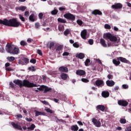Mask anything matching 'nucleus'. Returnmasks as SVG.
Returning <instances> with one entry per match:
<instances>
[{
    "mask_svg": "<svg viewBox=\"0 0 131 131\" xmlns=\"http://www.w3.org/2000/svg\"><path fill=\"white\" fill-rule=\"evenodd\" d=\"M0 24H3L5 26H8L9 27H19L21 26V24L20 21H18L17 18H12L9 20L4 19L3 20L0 19Z\"/></svg>",
    "mask_w": 131,
    "mask_h": 131,
    "instance_id": "1",
    "label": "nucleus"
},
{
    "mask_svg": "<svg viewBox=\"0 0 131 131\" xmlns=\"http://www.w3.org/2000/svg\"><path fill=\"white\" fill-rule=\"evenodd\" d=\"M13 83L19 85V88L25 86L26 88H37V84H34L28 80L25 79L22 81L21 80L17 79L13 81Z\"/></svg>",
    "mask_w": 131,
    "mask_h": 131,
    "instance_id": "2",
    "label": "nucleus"
},
{
    "mask_svg": "<svg viewBox=\"0 0 131 131\" xmlns=\"http://www.w3.org/2000/svg\"><path fill=\"white\" fill-rule=\"evenodd\" d=\"M120 62H122V63H125L126 64H131L129 60L123 57H117V59H113V63L116 67L119 66V65H120Z\"/></svg>",
    "mask_w": 131,
    "mask_h": 131,
    "instance_id": "3",
    "label": "nucleus"
},
{
    "mask_svg": "<svg viewBox=\"0 0 131 131\" xmlns=\"http://www.w3.org/2000/svg\"><path fill=\"white\" fill-rule=\"evenodd\" d=\"M103 37L104 38H107V39H109L110 41H112L113 42L117 41V37L110 33H106L104 34Z\"/></svg>",
    "mask_w": 131,
    "mask_h": 131,
    "instance_id": "4",
    "label": "nucleus"
},
{
    "mask_svg": "<svg viewBox=\"0 0 131 131\" xmlns=\"http://www.w3.org/2000/svg\"><path fill=\"white\" fill-rule=\"evenodd\" d=\"M63 17L64 18H66V19H68V20H70V21L75 20V15L70 13H68L64 14Z\"/></svg>",
    "mask_w": 131,
    "mask_h": 131,
    "instance_id": "5",
    "label": "nucleus"
},
{
    "mask_svg": "<svg viewBox=\"0 0 131 131\" xmlns=\"http://www.w3.org/2000/svg\"><path fill=\"white\" fill-rule=\"evenodd\" d=\"M118 104L119 106H122V107H126L128 105V102L126 100H119L118 101Z\"/></svg>",
    "mask_w": 131,
    "mask_h": 131,
    "instance_id": "6",
    "label": "nucleus"
},
{
    "mask_svg": "<svg viewBox=\"0 0 131 131\" xmlns=\"http://www.w3.org/2000/svg\"><path fill=\"white\" fill-rule=\"evenodd\" d=\"M106 109V106L103 105H98L96 106V110L98 111V113H100V111L102 112H105V110Z\"/></svg>",
    "mask_w": 131,
    "mask_h": 131,
    "instance_id": "7",
    "label": "nucleus"
},
{
    "mask_svg": "<svg viewBox=\"0 0 131 131\" xmlns=\"http://www.w3.org/2000/svg\"><path fill=\"white\" fill-rule=\"evenodd\" d=\"M92 122L93 124L96 126V127H101V122L98 120L97 119L93 118L92 119Z\"/></svg>",
    "mask_w": 131,
    "mask_h": 131,
    "instance_id": "8",
    "label": "nucleus"
},
{
    "mask_svg": "<svg viewBox=\"0 0 131 131\" xmlns=\"http://www.w3.org/2000/svg\"><path fill=\"white\" fill-rule=\"evenodd\" d=\"M95 84L98 88H102V86H104L105 83L103 80H97L95 81Z\"/></svg>",
    "mask_w": 131,
    "mask_h": 131,
    "instance_id": "9",
    "label": "nucleus"
},
{
    "mask_svg": "<svg viewBox=\"0 0 131 131\" xmlns=\"http://www.w3.org/2000/svg\"><path fill=\"white\" fill-rule=\"evenodd\" d=\"M11 125H12L13 127L15 128V129H18V130H23V129H22V127H21V125H18V123H16L15 122H11Z\"/></svg>",
    "mask_w": 131,
    "mask_h": 131,
    "instance_id": "10",
    "label": "nucleus"
},
{
    "mask_svg": "<svg viewBox=\"0 0 131 131\" xmlns=\"http://www.w3.org/2000/svg\"><path fill=\"white\" fill-rule=\"evenodd\" d=\"M123 5L121 3H115L112 6V9L119 10L122 8Z\"/></svg>",
    "mask_w": 131,
    "mask_h": 131,
    "instance_id": "11",
    "label": "nucleus"
},
{
    "mask_svg": "<svg viewBox=\"0 0 131 131\" xmlns=\"http://www.w3.org/2000/svg\"><path fill=\"white\" fill-rule=\"evenodd\" d=\"M76 74L79 75V76H83V75L86 74V73L83 70H77Z\"/></svg>",
    "mask_w": 131,
    "mask_h": 131,
    "instance_id": "12",
    "label": "nucleus"
},
{
    "mask_svg": "<svg viewBox=\"0 0 131 131\" xmlns=\"http://www.w3.org/2000/svg\"><path fill=\"white\" fill-rule=\"evenodd\" d=\"M58 71L60 72H63V73H67V72H68V68H67V67L61 66L58 68Z\"/></svg>",
    "mask_w": 131,
    "mask_h": 131,
    "instance_id": "13",
    "label": "nucleus"
},
{
    "mask_svg": "<svg viewBox=\"0 0 131 131\" xmlns=\"http://www.w3.org/2000/svg\"><path fill=\"white\" fill-rule=\"evenodd\" d=\"M91 14L92 15H99L100 16L103 15V13H102V11H101L98 9H95V10H93L91 12Z\"/></svg>",
    "mask_w": 131,
    "mask_h": 131,
    "instance_id": "14",
    "label": "nucleus"
},
{
    "mask_svg": "<svg viewBox=\"0 0 131 131\" xmlns=\"http://www.w3.org/2000/svg\"><path fill=\"white\" fill-rule=\"evenodd\" d=\"M20 52V50L17 47H14V48L12 49V51H11V54L12 55H18Z\"/></svg>",
    "mask_w": 131,
    "mask_h": 131,
    "instance_id": "15",
    "label": "nucleus"
},
{
    "mask_svg": "<svg viewBox=\"0 0 131 131\" xmlns=\"http://www.w3.org/2000/svg\"><path fill=\"white\" fill-rule=\"evenodd\" d=\"M106 84L107 86L112 87L115 84V82L112 80H108L106 81Z\"/></svg>",
    "mask_w": 131,
    "mask_h": 131,
    "instance_id": "16",
    "label": "nucleus"
},
{
    "mask_svg": "<svg viewBox=\"0 0 131 131\" xmlns=\"http://www.w3.org/2000/svg\"><path fill=\"white\" fill-rule=\"evenodd\" d=\"M63 50V46L62 45H59L57 47L56 49V53H58V54H60L61 52Z\"/></svg>",
    "mask_w": 131,
    "mask_h": 131,
    "instance_id": "17",
    "label": "nucleus"
},
{
    "mask_svg": "<svg viewBox=\"0 0 131 131\" xmlns=\"http://www.w3.org/2000/svg\"><path fill=\"white\" fill-rule=\"evenodd\" d=\"M6 51L8 53H9V54H12V51H13V47H12V45H9L6 46Z\"/></svg>",
    "mask_w": 131,
    "mask_h": 131,
    "instance_id": "18",
    "label": "nucleus"
},
{
    "mask_svg": "<svg viewBox=\"0 0 131 131\" xmlns=\"http://www.w3.org/2000/svg\"><path fill=\"white\" fill-rule=\"evenodd\" d=\"M86 30H84L81 32V37L83 39H86Z\"/></svg>",
    "mask_w": 131,
    "mask_h": 131,
    "instance_id": "19",
    "label": "nucleus"
},
{
    "mask_svg": "<svg viewBox=\"0 0 131 131\" xmlns=\"http://www.w3.org/2000/svg\"><path fill=\"white\" fill-rule=\"evenodd\" d=\"M9 66H11L10 62H7L5 63V69L6 71H13V70L10 68Z\"/></svg>",
    "mask_w": 131,
    "mask_h": 131,
    "instance_id": "20",
    "label": "nucleus"
},
{
    "mask_svg": "<svg viewBox=\"0 0 131 131\" xmlns=\"http://www.w3.org/2000/svg\"><path fill=\"white\" fill-rule=\"evenodd\" d=\"M101 95L103 98H108L110 95V93H109V92L108 91H103Z\"/></svg>",
    "mask_w": 131,
    "mask_h": 131,
    "instance_id": "21",
    "label": "nucleus"
},
{
    "mask_svg": "<svg viewBox=\"0 0 131 131\" xmlns=\"http://www.w3.org/2000/svg\"><path fill=\"white\" fill-rule=\"evenodd\" d=\"M60 77H61V79H62L63 80H67V78H68L69 76L67 74L62 73L60 75Z\"/></svg>",
    "mask_w": 131,
    "mask_h": 131,
    "instance_id": "22",
    "label": "nucleus"
},
{
    "mask_svg": "<svg viewBox=\"0 0 131 131\" xmlns=\"http://www.w3.org/2000/svg\"><path fill=\"white\" fill-rule=\"evenodd\" d=\"M79 128L78 126H77L76 124L73 125L71 126V129L72 131H77L78 130Z\"/></svg>",
    "mask_w": 131,
    "mask_h": 131,
    "instance_id": "23",
    "label": "nucleus"
},
{
    "mask_svg": "<svg viewBox=\"0 0 131 131\" xmlns=\"http://www.w3.org/2000/svg\"><path fill=\"white\" fill-rule=\"evenodd\" d=\"M29 19L30 21H31L32 22H34L35 21V15H34V14L32 13L30 15L29 17Z\"/></svg>",
    "mask_w": 131,
    "mask_h": 131,
    "instance_id": "24",
    "label": "nucleus"
},
{
    "mask_svg": "<svg viewBox=\"0 0 131 131\" xmlns=\"http://www.w3.org/2000/svg\"><path fill=\"white\" fill-rule=\"evenodd\" d=\"M76 58L78 59H83L84 58V54L83 53H79L76 54Z\"/></svg>",
    "mask_w": 131,
    "mask_h": 131,
    "instance_id": "25",
    "label": "nucleus"
},
{
    "mask_svg": "<svg viewBox=\"0 0 131 131\" xmlns=\"http://www.w3.org/2000/svg\"><path fill=\"white\" fill-rule=\"evenodd\" d=\"M55 120L56 121V122H57L58 123V122H62V123H66V121H64V120L63 119H60L59 118H58V117H55Z\"/></svg>",
    "mask_w": 131,
    "mask_h": 131,
    "instance_id": "26",
    "label": "nucleus"
},
{
    "mask_svg": "<svg viewBox=\"0 0 131 131\" xmlns=\"http://www.w3.org/2000/svg\"><path fill=\"white\" fill-rule=\"evenodd\" d=\"M100 43L104 48H107V44L105 43V41L104 39H100Z\"/></svg>",
    "mask_w": 131,
    "mask_h": 131,
    "instance_id": "27",
    "label": "nucleus"
},
{
    "mask_svg": "<svg viewBox=\"0 0 131 131\" xmlns=\"http://www.w3.org/2000/svg\"><path fill=\"white\" fill-rule=\"evenodd\" d=\"M7 59L9 62H11V63H13L15 61V57L14 56H8L7 57Z\"/></svg>",
    "mask_w": 131,
    "mask_h": 131,
    "instance_id": "28",
    "label": "nucleus"
},
{
    "mask_svg": "<svg viewBox=\"0 0 131 131\" xmlns=\"http://www.w3.org/2000/svg\"><path fill=\"white\" fill-rule=\"evenodd\" d=\"M57 21L59 23H62L64 24L67 23V21H66V20L61 18H58L57 19Z\"/></svg>",
    "mask_w": 131,
    "mask_h": 131,
    "instance_id": "29",
    "label": "nucleus"
},
{
    "mask_svg": "<svg viewBox=\"0 0 131 131\" xmlns=\"http://www.w3.org/2000/svg\"><path fill=\"white\" fill-rule=\"evenodd\" d=\"M54 46H55V42L51 41L49 43L48 47L50 50H52V49H53V48H54Z\"/></svg>",
    "mask_w": 131,
    "mask_h": 131,
    "instance_id": "30",
    "label": "nucleus"
},
{
    "mask_svg": "<svg viewBox=\"0 0 131 131\" xmlns=\"http://www.w3.org/2000/svg\"><path fill=\"white\" fill-rule=\"evenodd\" d=\"M35 112L36 117L39 116V115H43L44 113L43 112H38L36 110H35Z\"/></svg>",
    "mask_w": 131,
    "mask_h": 131,
    "instance_id": "31",
    "label": "nucleus"
},
{
    "mask_svg": "<svg viewBox=\"0 0 131 131\" xmlns=\"http://www.w3.org/2000/svg\"><path fill=\"white\" fill-rule=\"evenodd\" d=\"M45 110L48 113H50L51 114H53V113H54V112L53 111V110H51L50 108L46 107L45 108Z\"/></svg>",
    "mask_w": 131,
    "mask_h": 131,
    "instance_id": "32",
    "label": "nucleus"
},
{
    "mask_svg": "<svg viewBox=\"0 0 131 131\" xmlns=\"http://www.w3.org/2000/svg\"><path fill=\"white\" fill-rule=\"evenodd\" d=\"M36 126L34 124H32L30 127L27 128V129H30V130H33L35 128Z\"/></svg>",
    "mask_w": 131,
    "mask_h": 131,
    "instance_id": "33",
    "label": "nucleus"
},
{
    "mask_svg": "<svg viewBox=\"0 0 131 131\" xmlns=\"http://www.w3.org/2000/svg\"><path fill=\"white\" fill-rule=\"evenodd\" d=\"M51 91L52 88L45 86V88L44 89V93H48V92H51Z\"/></svg>",
    "mask_w": 131,
    "mask_h": 131,
    "instance_id": "34",
    "label": "nucleus"
},
{
    "mask_svg": "<svg viewBox=\"0 0 131 131\" xmlns=\"http://www.w3.org/2000/svg\"><path fill=\"white\" fill-rule=\"evenodd\" d=\"M27 7L25 6H20L17 8V10H19V11H21L22 12H24L25 10H26Z\"/></svg>",
    "mask_w": 131,
    "mask_h": 131,
    "instance_id": "35",
    "label": "nucleus"
},
{
    "mask_svg": "<svg viewBox=\"0 0 131 131\" xmlns=\"http://www.w3.org/2000/svg\"><path fill=\"white\" fill-rule=\"evenodd\" d=\"M20 45L21 46V47H25V46H27L28 45L26 41L24 40H21L20 42Z\"/></svg>",
    "mask_w": 131,
    "mask_h": 131,
    "instance_id": "36",
    "label": "nucleus"
},
{
    "mask_svg": "<svg viewBox=\"0 0 131 131\" xmlns=\"http://www.w3.org/2000/svg\"><path fill=\"white\" fill-rule=\"evenodd\" d=\"M58 30L59 31H64V26L63 25H59L58 26Z\"/></svg>",
    "mask_w": 131,
    "mask_h": 131,
    "instance_id": "37",
    "label": "nucleus"
},
{
    "mask_svg": "<svg viewBox=\"0 0 131 131\" xmlns=\"http://www.w3.org/2000/svg\"><path fill=\"white\" fill-rule=\"evenodd\" d=\"M85 66H89V63H91V59L87 58L85 61Z\"/></svg>",
    "mask_w": 131,
    "mask_h": 131,
    "instance_id": "38",
    "label": "nucleus"
},
{
    "mask_svg": "<svg viewBox=\"0 0 131 131\" xmlns=\"http://www.w3.org/2000/svg\"><path fill=\"white\" fill-rule=\"evenodd\" d=\"M120 122L122 124H125V123H126V120L125 119L121 118L120 119Z\"/></svg>",
    "mask_w": 131,
    "mask_h": 131,
    "instance_id": "39",
    "label": "nucleus"
},
{
    "mask_svg": "<svg viewBox=\"0 0 131 131\" xmlns=\"http://www.w3.org/2000/svg\"><path fill=\"white\" fill-rule=\"evenodd\" d=\"M18 17L21 21H22L23 22H25V18H24V17H23V16H22V15L19 14Z\"/></svg>",
    "mask_w": 131,
    "mask_h": 131,
    "instance_id": "40",
    "label": "nucleus"
},
{
    "mask_svg": "<svg viewBox=\"0 0 131 131\" xmlns=\"http://www.w3.org/2000/svg\"><path fill=\"white\" fill-rule=\"evenodd\" d=\"M77 23L78 25H79V26H81V25H82V24H83V22L82 21V20H81L80 19H78L77 20Z\"/></svg>",
    "mask_w": 131,
    "mask_h": 131,
    "instance_id": "41",
    "label": "nucleus"
},
{
    "mask_svg": "<svg viewBox=\"0 0 131 131\" xmlns=\"http://www.w3.org/2000/svg\"><path fill=\"white\" fill-rule=\"evenodd\" d=\"M52 15H57L58 14V10L54 9L51 11Z\"/></svg>",
    "mask_w": 131,
    "mask_h": 131,
    "instance_id": "42",
    "label": "nucleus"
},
{
    "mask_svg": "<svg viewBox=\"0 0 131 131\" xmlns=\"http://www.w3.org/2000/svg\"><path fill=\"white\" fill-rule=\"evenodd\" d=\"M69 33H70V31H69V29H67L66 30V31L64 32L63 34L64 35H65L66 36H67L68 35V34H69Z\"/></svg>",
    "mask_w": 131,
    "mask_h": 131,
    "instance_id": "43",
    "label": "nucleus"
},
{
    "mask_svg": "<svg viewBox=\"0 0 131 131\" xmlns=\"http://www.w3.org/2000/svg\"><path fill=\"white\" fill-rule=\"evenodd\" d=\"M81 81H82V82H85V83H88V82H90V80H89V79L86 78H82Z\"/></svg>",
    "mask_w": 131,
    "mask_h": 131,
    "instance_id": "44",
    "label": "nucleus"
},
{
    "mask_svg": "<svg viewBox=\"0 0 131 131\" xmlns=\"http://www.w3.org/2000/svg\"><path fill=\"white\" fill-rule=\"evenodd\" d=\"M73 46L74 48H79V45L78 44V43H77V42L74 43L73 44Z\"/></svg>",
    "mask_w": 131,
    "mask_h": 131,
    "instance_id": "45",
    "label": "nucleus"
},
{
    "mask_svg": "<svg viewBox=\"0 0 131 131\" xmlns=\"http://www.w3.org/2000/svg\"><path fill=\"white\" fill-rule=\"evenodd\" d=\"M104 28L105 29H111V26L108 24H105L104 25Z\"/></svg>",
    "mask_w": 131,
    "mask_h": 131,
    "instance_id": "46",
    "label": "nucleus"
},
{
    "mask_svg": "<svg viewBox=\"0 0 131 131\" xmlns=\"http://www.w3.org/2000/svg\"><path fill=\"white\" fill-rule=\"evenodd\" d=\"M38 17H39V19H40V20H42V19L43 17V14L42 13H39Z\"/></svg>",
    "mask_w": 131,
    "mask_h": 131,
    "instance_id": "47",
    "label": "nucleus"
},
{
    "mask_svg": "<svg viewBox=\"0 0 131 131\" xmlns=\"http://www.w3.org/2000/svg\"><path fill=\"white\" fill-rule=\"evenodd\" d=\"M23 60L25 63H29V59L27 58H24Z\"/></svg>",
    "mask_w": 131,
    "mask_h": 131,
    "instance_id": "48",
    "label": "nucleus"
},
{
    "mask_svg": "<svg viewBox=\"0 0 131 131\" xmlns=\"http://www.w3.org/2000/svg\"><path fill=\"white\" fill-rule=\"evenodd\" d=\"M18 63L20 64L21 65H24V61L23 60V58L18 60Z\"/></svg>",
    "mask_w": 131,
    "mask_h": 131,
    "instance_id": "49",
    "label": "nucleus"
},
{
    "mask_svg": "<svg viewBox=\"0 0 131 131\" xmlns=\"http://www.w3.org/2000/svg\"><path fill=\"white\" fill-rule=\"evenodd\" d=\"M89 45H94V40L93 39H90L88 40Z\"/></svg>",
    "mask_w": 131,
    "mask_h": 131,
    "instance_id": "50",
    "label": "nucleus"
},
{
    "mask_svg": "<svg viewBox=\"0 0 131 131\" xmlns=\"http://www.w3.org/2000/svg\"><path fill=\"white\" fill-rule=\"evenodd\" d=\"M45 87H46V86L42 85V86H40V88H37V90H39V91H43V90L45 89Z\"/></svg>",
    "mask_w": 131,
    "mask_h": 131,
    "instance_id": "51",
    "label": "nucleus"
},
{
    "mask_svg": "<svg viewBox=\"0 0 131 131\" xmlns=\"http://www.w3.org/2000/svg\"><path fill=\"white\" fill-rule=\"evenodd\" d=\"M30 62L33 64H35V63H36V59L33 58L30 60Z\"/></svg>",
    "mask_w": 131,
    "mask_h": 131,
    "instance_id": "52",
    "label": "nucleus"
},
{
    "mask_svg": "<svg viewBox=\"0 0 131 131\" xmlns=\"http://www.w3.org/2000/svg\"><path fill=\"white\" fill-rule=\"evenodd\" d=\"M9 85L10 86V88H15V84L13 83V82H10V83H9Z\"/></svg>",
    "mask_w": 131,
    "mask_h": 131,
    "instance_id": "53",
    "label": "nucleus"
},
{
    "mask_svg": "<svg viewBox=\"0 0 131 131\" xmlns=\"http://www.w3.org/2000/svg\"><path fill=\"white\" fill-rule=\"evenodd\" d=\"M39 26H40V25H39V23H36L35 24V28H36L37 29L39 28Z\"/></svg>",
    "mask_w": 131,
    "mask_h": 131,
    "instance_id": "54",
    "label": "nucleus"
},
{
    "mask_svg": "<svg viewBox=\"0 0 131 131\" xmlns=\"http://www.w3.org/2000/svg\"><path fill=\"white\" fill-rule=\"evenodd\" d=\"M107 78L108 79H113V75H112L111 74H108L107 75Z\"/></svg>",
    "mask_w": 131,
    "mask_h": 131,
    "instance_id": "55",
    "label": "nucleus"
},
{
    "mask_svg": "<svg viewBox=\"0 0 131 131\" xmlns=\"http://www.w3.org/2000/svg\"><path fill=\"white\" fill-rule=\"evenodd\" d=\"M123 89H124L125 90H126V89H128V85L127 84H123L122 85Z\"/></svg>",
    "mask_w": 131,
    "mask_h": 131,
    "instance_id": "56",
    "label": "nucleus"
},
{
    "mask_svg": "<svg viewBox=\"0 0 131 131\" xmlns=\"http://www.w3.org/2000/svg\"><path fill=\"white\" fill-rule=\"evenodd\" d=\"M37 54H38V55H39L40 56H42V52H41V50H37Z\"/></svg>",
    "mask_w": 131,
    "mask_h": 131,
    "instance_id": "57",
    "label": "nucleus"
},
{
    "mask_svg": "<svg viewBox=\"0 0 131 131\" xmlns=\"http://www.w3.org/2000/svg\"><path fill=\"white\" fill-rule=\"evenodd\" d=\"M32 41H33V39L30 38H29L28 39H27V42H29V43H30L31 42H32Z\"/></svg>",
    "mask_w": 131,
    "mask_h": 131,
    "instance_id": "58",
    "label": "nucleus"
},
{
    "mask_svg": "<svg viewBox=\"0 0 131 131\" xmlns=\"http://www.w3.org/2000/svg\"><path fill=\"white\" fill-rule=\"evenodd\" d=\"M25 17H28V16H29V11H26L25 12Z\"/></svg>",
    "mask_w": 131,
    "mask_h": 131,
    "instance_id": "59",
    "label": "nucleus"
},
{
    "mask_svg": "<svg viewBox=\"0 0 131 131\" xmlns=\"http://www.w3.org/2000/svg\"><path fill=\"white\" fill-rule=\"evenodd\" d=\"M59 10L61 11V12H63V11H65L66 10V8H63V7H59Z\"/></svg>",
    "mask_w": 131,
    "mask_h": 131,
    "instance_id": "60",
    "label": "nucleus"
},
{
    "mask_svg": "<svg viewBox=\"0 0 131 131\" xmlns=\"http://www.w3.org/2000/svg\"><path fill=\"white\" fill-rule=\"evenodd\" d=\"M118 90H119V86H115L113 89V91H118Z\"/></svg>",
    "mask_w": 131,
    "mask_h": 131,
    "instance_id": "61",
    "label": "nucleus"
},
{
    "mask_svg": "<svg viewBox=\"0 0 131 131\" xmlns=\"http://www.w3.org/2000/svg\"><path fill=\"white\" fill-rule=\"evenodd\" d=\"M29 70L31 71H35V68H34V67H32V68H29Z\"/></svg>",
    "mask_w": 131,
    "mask_h": 131,
    "instance_id": "62",
    "label": "nucleus"
},
{
    "mask_svg": "<svg viewBox=\"0 0 131 131\" xmlns=\"http://www.w3.org/2000/svg\"><path fill=\"white\" fill-rule=\"evenodd\" d=\"M62 56H69V53L65 52L62 54Z\"/></svg>",
    "mask_w": 131,
    "mask_h": 131,
    "instance_id": "63",
    "label": "nucleus"
},
{
    "mask_svg": "<svg viewBox=\"0 0 131 131\" xmlns=\"http://www.w3.org/2000/svg\"><path fill=\"white\" fill-rule=\"evenodd\" d=\"M125 131H131V127L130 126L127 127L125 129Z\"/></svg>",
    "mask_w": 131,
    "mask_h": 131,
    "instance_id": "64",
    "label": "nucleus"
}]
</instances>
